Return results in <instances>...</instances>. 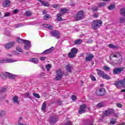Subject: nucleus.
Segmentation results:
<instances>
[{"instance_id":"obj_2","label":"nucleus","mask_w":125,"mask_h":125,"mask_svg":"<svg viewBox=\"0 0 125 125\" xmlns=\"http://www.w3.org/2000/svg\"><path fill=\"white\" fill-rule=\"evenodd\" d=\"M102 24H103V22L100 20L94 21L92 23V28L94 30H96V29L100 28Z\"/></svg>"},{"instance_id":"obj_3","label":"nucleus","mask_w":125,"mask_h":125,"mask_svg":"<svg viewBox=\"0 0 125 125\" xmlns=\"http://www.w3.org/2000/svg\"><path fill=\"white\" fill-rule=\"evenodd\" d=\"M68 10L66 9H62L61 10V12L60 13H58L57 14L58 21H63V19H62V16L65 14V13H67Z\"/></svg>"},{"instance_id":"obj_11","label":"nucleus","mask_w":125,"mask_h":125,"mask_svg":"<svg viewBox=\"0 0 125 125\" xmlns=\"http://www.w3.org/2000/svg\"><path fill=\"white\" fill-rule=\"evenodd\" d=\"M50 35L52 37H56L57 39H59V38H60V33L58 31H52L50 32Z\"/></svg>"},{"instance_id":"obj_56","label":"nucleus","mask_w":125,"mask_h":125,"mask_svg":"<svg viewBox=\"0 0 125 125\" xmlns=\"http://www.w3.org/2000/svg\"><path fill=\"white\" fill-rule=\"evenodd\" d=\"M17 12H18V9H16L13 11L14 13H17Z\"/></svg>"},{"instance_id":"obj_24","label":"nucleus","mask_w":125,"mask_h":125,"mask_svg":"<svg viewBox=\"0 0 125 125\" xmlns=\"http://www.w3.org/2000/svg\"><path fill=\"white\" fill-rule=\"evenodd\" d=\"M17 41L19 43H26L28 42V40H22L20 38H18Z\"/></svg>"},{"instance_id":"obj_5","label":"nucleus","mask_w":125,"mask_h":125,"mask_svg":"<svg viewBox=\"0 0 125 125\" xmlns=\"http://www.w3.org/2000/svg\"><path fill=\"white\" fill-rule=\"evenodd\" d=\"M0 77L2 79H6V78H10V79H12L14 80L15 79V75L8 72L1 73L0 74Z\"/></svg>"},{"instance_id":"obj_52","label":"nucleus","mask_w":125,"mask_h":125,"mask_svg":"<svg viewBox=\"0 0 125 125\" xmlns=\"http://www.w3.org/2000/svg\"><path fill=\"white\" fill-rule=\"evenodd\" d=\"M71 99H72V100H77V97H76V96H72L71 97Z\"/></svg>"},{"instance_id":"obj_46","label":"nucleus","mask_w":125,"mask_h":125,"mask_svg":"<svg viewBox=\"0 0 125 125\" xmlns=\"http://www.w3.org/2000/svg\"><path fill=\"white\" fill-rule=\"evenodd\" d=\"M106 6V3L104 2H101L99 4V7H100L101 6Z\"/></svg>"},{"instance_id":"obj_57","label":"nucleus","mask_w":125,"mask_h":125,"mask_svg":"<svg viewBox=\"0 0 125 125\" xmlns=\"http://www.w3.org/2000/svg\"><path fill=\"white\" fill-rule=\"evenodd\" d=\"M57 6H58L57 4H54V5H53V7H54V8H57Z\"/></svg>"},{"instance_id":"obj_15","label":"nucleus","mask_w":125,"mask_h":125,"mask_svg":"<svg viewBox=\"0 0 125 125\" xmlns=\"http://www.w3.org/2000/svg\"><path fill=\"white\" fill-rule=\"evenodd\" d=\"M93 57H94V56L92 54H89L86 56L85 61H86V62H88V61H91Z\"/></svg>"},{"instance_id":"obj_35","label":"nucleus","mask_w":125,"mask_h":125,"mask_svg":"<svg viewBox=\"0 0 125 125\" xmlns=\"http://www.w3.org/2000/svg\"><path fill=\"white\" fill-rule=\"evenodd\" d=\"M102 78H103L104 79H105L106 80H110V77H109L108 75L105 74V73H104V75Z\"/></svg>"},{"instance_id":"obj_17","label":"nucleus","mask_w":125,"mask_h":125,"mask_svg":"<svg viewBox=\"0 0 125 125\" xmlns=\"http://www.w3.org/2000/svg\"><path fill=\"white\" fill-rule=\"evenodd\" d=\"M57 122V119L56 117H52L50 118V124L51 125H54Z\"/></svg>"},{"instance_id":"obj_43","label":"nucleus","mask_w":125,"mask_h":125,"mask_svg":"<svg viewBox=\"0 0 125 125\" xmlns=\"http://www.w3.org/2000/svg\"><path fill=\"white\" fill-rule=\"evenodd\" d=\"M65 125H72V122H71L70 121L66 120H65Z\"/></svg>"},{"instance_id":"obj_38","label":"nucleus","mask_w":125,"mask_h":125,"mask_svg":"<svg viewBox=\"0 0 125 125\" xmlns=\"http://www.w3.org/2000/svg\"><path fill=\"white\" fill-rule=\"evenodd\" d=\"M26 16H31L32 15V12L30 11H26L25 12Z\"/></svg>"},{"instance_id":"obj_64","label":"nucleus","mask_w":125,"mask_h":125,"mask_svg":"<svg viewBox=\"0 0 125 125\" xmlns=\"http://www.w3.org/2000/svg\"><path fill=\"white\" fill-rule=\"evenodd\" d=\"M29 95H30V94H29V93H26V96H29Z\"/></svg>"},{"instance_id":"obj_10","label":"nucleus","mask_w":125,"mask_h":125,"mask_svg":"<svg viewBox=\"0 0 125 125\" xmlns=\"http://www.w3.org/2000/svg\"><path fill=\"white\" fill-rule=\"evenodd\" d=\"M124 70V67H116L113 70V74L114 75H118V74L122 73Z\"/></svg>"},{"instance_id":"obj_32","label":"nucleus","mask_w":125,"mask_h":125,"mask_svg":"<svg viewBox=\"0 0 125 125\" xmlns=\"http://www.w3.org/2000/svg\"><path fill=\"white\" fill-rule=\"evenodd\" d=\"M6 89H7V87H6V86H3L1 89H0V93L1 92H5Z\"/></svg>"},{"instance_id":"obj_50","label":"nucleus","mask_w":125,"mask_h":125,"mask_svg":"<svg viewBox=\"0 0 125 125\" xmlns=\"http://www.w3.org/2000/svg\"><path fill=\"white\" fill-rule=\"evenodd\" d=\"M9 15H10V13L9 12L6 13H5V15H4V17H8V16H9Z\"/></svg>"},{"instance_id":"obj_1","label":"nucleus","mask_w":125,"mask_h":125,"mask_svg":"<svg viewBox=\"0 0 125 125\" xmlns=\"http://www.w3.org/2000/svg\"><path fill=\"white\" fill-rule=\"evenodd\" d=\"M110 62L111 65H116V64H120L123 62V57L119 52L113 53L109 56Z\"/></svg>"},{"instance_id":"obj_27","label":"nucleus","mask_w":125,"mask_h":125,"mask_svg":"<svg viewBox=\"0 0 125 125\" xmlns=\"http://www.w3.org/2000/svg\"><path fill=\"white\" fill-rule=\"evenodd\" d=\"M108 47H109V48H113V49H116L118 48V46L112 44H108Z\"/></svg>"},{"instance_id":"obj_7","label":"nucleus","mask_w":125,"mask_h":125,"mask_svg":"<svg viewBox=\"0 0 125 125\" xmlns=\"http://www.w3.org/2000/svg\"><path fill=\"white\" fill-rule=\"evenodd\" d=\"M83 11L81 10L78 12V13L75 15V18L76 21H79V20H82L83 19Z\"/></svg>"},{"instance_id":"obj_21","label":"nucleus","mask_w":125,"mask_h":125,"mask_svg":"<svg viewBox=\"0 0 125 125\" xmlns=\"http://www.w3.org/2000/svg\"><path fill=\"white\" fill-rule=\"evenodd\" d=\"M38 1L41 2L43 6H46L47 7H48V6H49V3L47 1H42V0H38Z\"/></svg>"},{"instance_id":"obj_28","label":"nucleus","mask_w":125,"mask_h":125,"mask_svg":"<svg viewBox=\"0 0 125 125\" xmlns=\"http://www.w3.org/2000/svg\"><path fill=\"white\" fill-rule=\"evenodd\" d=\"M71 52L74 54L75 55L77 54V53H78V49H77L76 48H72L71 49Z\"/></svg>"},{"instance_id":"obj_30","label":"nucleus","mask_w":125,"mask_h":125,"mask_svg":"<svg viewBox=\"0 0 125 125\" xmlns=\"http://www.w3.org/2000/svg\"><path fill=\"white\" fill-rule=\"evenodd\" d=\"M68 56L69 58H74L76 56V55L71 52L68 54Z\"/></svg>"},{"instance_id":"obj_20","label":"nucleus","mask_w":125,"mask_h":125,"mask_svg":"<svg viewBox=\"0 0 125 125\" xmlns=\"http://www.w3.org/2000/svg\"><path fill=\"white\" fill-rule=\"evenodd\" d=\"M24 44H25L24 45V49L26 50H28V49H29V48H30V47H31V42H30V41H28V42L26 43H24Z\"/></svg>"},{"instance_id":"obj_19","label":"nucleus","mask_w":125,"mask_h":125,"mask_svg":"<svg viewBox=\"0 0 125 125\" xmlns=\"http://www.w3.org/2000/svg\"><path fill=\"white\" fill-rule=\"evenodd\" d=\"M53 50H54V47H51L50 49L45 50L43 52V53L45 54H48L49 53H51V52H52V51H53Z\"/></svg>"},{"instance_id":"obj_23","label":"nucleus","mask_w":125,"mask_h":125,"mask_svg":"<svg viewBox=\"0 0 125 125\" xmlns=\"http://www.w3.org/2000/svg\"><path fill=\"white\" fill-rule=\"evenodd\" d=\"M19 97L17 96H15L14 97H13V102H14V103H15L16 104H19Z\"/></svg>"},{"instance_id":"obj_14","label":"nucleus","mask_w":125,"mask_h":125,"mask_svg":"<svg viewBox=\"0 0 125 125\" xmlns=\"http://www.w3.org/2000/svg\"><path fill=\"white\" fill-rule=\"evenodd\" d=\"M14 44H15V42H11L6 44L5 45V48H7V49H9V48H11V47H13Z\"/></svg>"},{"instance_id":"obj_59","label":"nucleus","mask_w":125,"mask_h":125,"mask_svg":"<svg viewBox=\"0 0 125 125\" xmlns=\"http://www.w3.org/2000/svg\"><path fill=\"white\" fill-rule=\"evenodd\" d=\"M59 105H62V101H59L58 103Z\"/></svg>"},{"instance_id":"obj_22","label":"nucleus","mask_w":125,"mask_h":125,"mask_svg":"<svg viewBox=\"0 0 125 125\" xmlns=\"http://www.w3.org/2000/svg\"><path fill=\"white\" fill-rule=\"evenodd\" d=\"M29 62L34 63V64H38L39 63V59L37 58H30L29 59Z\"/></svg>"},{"instance_id":"obj_55","label":"nucleus","mask_w":125,"mask_h":125,"mask_svg":"<svg viewBox=\"0 0 125 125\" xmlns=\"http://www.w3.org/2000/svg\"><path fill=\"white\" fill-rule=\"evenodd\" d=\"M42 13H43V14H46V13H47V11L45 10H43L42 11Z\"/></svg>"},{"instance_id":"obj_37","label":"nucleus","mask_w":125,"mask_h":125,"mask_svg":"<svg viewBox=\"0 0 125 125\" xmlns=\"http://www.w3.org/2000/svg\"><path fill=\"white\" fill-rule=\"evenodd\" d=\"M110 123L111 125H115V124H117V121H116V119H111Z\"/></svg>"},{"instance_id":"obj_16","label":"nucleus","mask_w":125,"mask_h":125,"mask_svg":"<svg viewBox=\"0 0 125 125\" xmlns=\"http://www.w3.org/2000/svg\"><path fill=\"white\" fill-rule=\"evenodd\" d=\"M10 4H11V2L9 0H5L2 4L3 6L4 7H8V6H10Z\"/></svg>"},{"instance_id":"obj_25","label":"nucleus","mask_w":125,"mask_h":125,"mask_svg":"<svg viewBox=\"0 0 125 125\" xmlns=\"http://www.w3.org/2000/svg\"><path fill=\"white\" fill-rule=\"evenodd\" d=\"M43 27H44V28H47L48 29H49L50 30H51V29H52L53 28V27L51 25L46 23L43 24Z\"/></svg>"},{"instance_id":"obj_49","label":"nucleus","mask_w":125,"mask_h":125,"mask_svg":"<svg viewBox=\"0 0 125 125\" xmlns=\"http://www.w3.org/2000/svg\"><path fill=\"white\" fill-rule=\"evenodd\" d=\"M97 9H98V8L96 6H94L92 7V10L93 11H97Z\"/></svg>"},{"instance_id":"obj_58","label":"nucleus","mask_w":125,"mask_h":125,"mask_svg":"<svg viewBox=\"0 0 125 125\" xmlns=\"http://www.w3.org/2000/svg\"><path fill=\"white\" fill-rule=\"evenodd\" d=\"M122 81H123V85L124 86H125V78L124 79V80Z\"/></svg>"},{"instance_id":"obj_44","label":"nucleus","mask_w":125,"mask_h":125,"mask_svg":"<svg viewBox=\"0 0 125 125\" xmlns=\"http://www.w3.org/2000/svg\"><path fill=\"white\" fill-rule=\"evenodd\" d=\"M104 69L105 71L108 72L110 71V67H108L107 66H104Z\"/></svg>"},{"instance_id":"obj_13","label":"nucleus","mask_w":125,"mask_h":125,"mask_svg":"<svg viewBox=\"0 0 125 125\" xmlns=\"http://www.w3.org/2000/svg\"><path fill=\"white\" fill-rule=\"evenodd\" d=\"M114 110L112 108H110L106 110L103 113V117H106L107 116H109L110 114L113 113Z\"/></svg>"},{"instance_id":"obj_54","label":"nucleus","mask_w":125,"mask_h":125,"mask_svg":"<svg viewBox=\"0 0 125 125\" xmlns=\"http://www.w3.org/2000/svg\"><path fill=\"white\" fill-rule=\"evenodd\" d=\"M124 21H125V19L124 18H121L120 19V22L121 23H123V22H124Z\"/></svg>"},{"instance_id":"obj_18","label":"nucleus","mask_w":125,"mask_h":125,"mask_svg":"<svg viewBox=\"0 0 125 125\" xmlns=\"http://www.w3.org/2000/svg\"><path fill=\"white\" fill-rule=\"evenodd\" d=\"M96 71L97 74L98 75L99 77H100V78H102V77H103V75H104V72L100 69H97Z\"/></svg>"},{"instance_id":"obj_6","label":"nucleus","mask_w":125,"mask_h":125,"mask_svg":"<svg viewBox=\"0 0 125 125\" xmlns=\"http://www.w3.org/2000/svg\"><path fill=\"white\" fill-rule=\"evenodd\" d=\"M56 74L55 80L56 81H60L62 79L63 75H64V72H62L60 69H58L56 70Z\"/></svg>"},{"instance_id":"obj_60","label":"nucleus","mask_w":125,"mask_h":125,"mask_svg":"<svg viewBox=\"0 0 125 125\" xmlns=\"http://www.w3.org/2000/svg\"><path fill=\"white\" fill-rule=\"evenodd\" d=\"M91 42H92V40L88 41V43H91Z\"/></svg>"},{"instance_id":"obj_9","label":"nucleus","mask_w":125,"mask_h":125,"mask_svg":"<svg viewBox=\"0 0 125 125\" xmlns=\"http://www.w3.org/2000/svg\"><path fill=\"white\" fill-rule=\"evenodd\" d=\"M86 105L85 104H82L80 105V107L79 109L78 113L79 114H83L86 112Z\"/></svg>"},{"instance_id":"obj_45","label":"nucleus","mask_w":125,"mask_h":125,"mask_svg":"<svg viewBox=\"0 0 125 125\" xmlns=\"http://www.w3.org/2000/svg\"><path fill=\"white\" fill-rule=\"evenodd\" d=\"M16 50L19 51V52H23V50L20 47H17L16 48Z\"/></svg>"},{"instance_id":"obj_48","label":"nucleus","mask_w":125,"mask_h":125,"mask_svg":"<svg viewBox=\"0 0 125 125\" xmlns=\"http://www.w3.org/2000/svg\"><path fill=\"white\" fill-rule=\"evenodd\" d=\"M90 78L91 80L93 81V82H95V81H96V78H95V77H94V76H91Z\"/></svg>"},{"instance_id":"obj_12","label":"nucleus","mask_w":125,"mask_h":125,"mask_svg":"<svg viewBox=\"0 0 125 125\" xmlns=\"http://www.w3.org/2000/svg\"><path fill=\"white\" fill-rule=\"evenodd\" d=\"M114 85H116L117 87H123V86H124V81H116L115 82Z\"/></svg>"},{"instance_id":"obj_34","label":"nucleus","mask_w":125,"mask_h":125,"mask_svg":"<svg viewBox=\"0 0 125 125\" xmlns=\"http://www.w3.org/2000/svg\"><path fill=\"white\" fill-rule=\"evenodd\" d=\"M120 13L121 15H123V16L125 17V9L122 8L120 10Z\"/></svg>"},{"instance_id":"obj_29","label":"nucleus","mask_w":125,"mask_h":125,"mask_svg":"<svg viewBox=\"0 0 125 125\" xmlns=\"http://www.w3.org/2000/svg\"><path fill=\"white\" fill-rule=\"evenodd\" d=\"M72 66L71 64L67 65L66 66V69L67 71H68V72H70L71 69H72Z\"/></svg>"},{"instance_id":"obj_51","label":"nucleus","mask_w":125,"mask_h":125,"mask_svg":"<svg viewBox=\"0 0 125 125\" xmlns=\"http://www.w3.org/2000/svg\"><path fill=\"white\" fill-rule=\"evenodd\" d=\"M98 16H99L98 14H97V13L93 14V17H94V18H97Z\"/></svg>"},{"instance_id":"obj_4","label":"nucleus","mask_w":125,"mask_h":125,"mask_svg":"<svg viewBox=\"0 0 125 125\" xmlns=\"http://www.w3.org/2000/svg\"><path fill=\"white\" fill-rule=\"evenodd\" d=\"M19 61L18 60H14L12 58L6 59V58H0V63H13V62H17Z\"/></svg>"},{"instance_id":"obj_33","label":"nucleus","mask_w":125,"mask_h":125,"mask_svg":"<svg viewBox=\"0 0 125 125\" xmlns=\"http://www.w3.org/2000/svg\"><path fill=\"white\" fill-rule=\"evenodd\" d=\"M104 106H105V104H104V103H100L97 104V107L101 108V107H104Z\"/></svg>"},{"instance_id":"obj_42","label":"nucleus","mask_w":125,"mask_h":125,"mask_svg":"<svg viewBox=\"0 0 125 125\" xmlns=\"http://www.w3.org/2000/svg\"><path fill=\"white\" fill-rule=\"evenodd\" d=\"M5 115V111H0V117H3Z\"/></svg>"},{"instance_id":"obj_36","label":"nucleus","mask_w":125,"mask_h":125,"mask_svg":"<svg viewBox=\"0 0 125 125\" xmlns=\"http://www.w3.org/2000/svg\"><path fill=\"white\" fill-rule=\"evenodd\" d=\"M44 20H48L50 18V16H49V15L46 14L43 17Z\"/></svg>"},{"instance_id":"obj_39","label":"nucleus","mask_w":125,"mask_h":125,"mask_svg":"<svg viewBox=\"0 0 125 125\" xmlns=\"http://www.w3.org/2000/svg\"><path fill=\"white\" fill-rule=\"evenodd\" d=\"M115 7L116 6L115 5V4H112L108 6V9H109V10H112V9H114V8H115Z\"/></svg>"},{"instance_id":"obj_61","label":"nucleus","mask_w":125,"mask_h":125,"mask_svg":"<svg viewBox=\"0 0 125 125\" xmlns=\"http://www.w3.org/2000/svg\"><path fill=\"white\" fill-rule=\"evenodd\" d=\"M13 54H17V52L14 51H13Z\"/></svg>"},{"instance_id":"obj_8","label":"nucleus","mask_w":125,"mask_h":125,"mask_svg":"<svg viewBox=\"0 0 125 125\" xmlns=\"http://www.w3.org/2000/svg\"><path fill=\"white\" fill-rule=\"evenodd\" d=\"M106 93V91L104 88H100L96 90V94L99 96H102L103 95H105Z\"/></svg>"},{"instance_id":"obj_47","label":"nucleus","mask_w":125,"mask_h":125,"mask_svg":"<svg viewBox=\"0 0 125 125\" xmlns=\"http://www.w3.org/2000/svg\"><path fill=\"white\" fill-rule=\"evenodd\" d=\"M46 59V57H42L40 58V60L41 61H44Z\"/></svg>"},{"instance_id":"obj_40","label":"nucleus","mask_w":125,"mask_h":125,"mask_svg":"<svg viewBox=\"0 0 125 125\" xmlns=\"http://www.w3.org/2000/svg\"><path fill=\"white\" fill-rule=\"evenodd\" d=\"M82 42H83V40H82L79 39V40H77L75 41V43L76 44H79V43H81Z\"/></svg>"},{"instance_id":"obj_53","label":"nucleus","mask_w":125,"mask_h":125,"mask_svg":"<svg viewBox=\"0 0 125 125\" xmlns=\"http://www.w3.org/2000/svg\"><path fill=\"white\" fill-rule=\"evenodd\" d=\"M116 105H117V107H119V108H122V107L123 106L122 105V104H117Z\"/></svg>"},{"instance_id":"obj_26","label":"nucleus","mask_w":125,"mask_h":125,"mask_svg":"<svg viewBox=\"0 0 125 125\" xmlns=\"http://www.w3.org/2000/svg\"><path fill=\"white\" fill-rule=\"evenodd\" d=\"M46 108V102H44L42 106V111H45V109Z\"/></svg>"},{"instance_id":"obj_63","label":"nucleus","mask_w":125,"mask_h":125,"mask_svg":"<svg viewBox=\"0 0 125 125\" xmlns=\"http://www.w3.org/2000/svg\"><path fill=\"white\" fill-rule=\"evenodd\" d=\"M8 56H9L10 57H11L12 56V54H8Z\"/></svg>"},{"instance_id":"obj_41","label":"nucleus","mask_w":125,"mask_h":125,"mask_svg":"<svg viewBox=\"0 0 125 125\" xmlns=\"http://www.w3.org/2000/svg\"><path fill=\"white\" fill-rule=\"evenodd\" d=\"M33 96L36 98H41V96L38 93H33Z\"/></svg>"},{"instance_id":"obj_62","label":"nucleus","mask_w":125,"mask_h":125,"mask_svg":"<svg viewBox=\"0 0 125 125\" xmlns=\"http://www.w3.org/2000/svg\"><path fill=\"white\" fill-rule=\"evenodd\" d=\"M121 92H125V89L121 90Z\"/></svg>"},{"instance_id":"obj_31","label":"nucleus","mask_w":125,"mask_h":125,"mask_svg":"<svg viewBox=\"0 0 125 125\" xmlns=\"http://www.w3.org/2000/svg\"><path fill=\"white\" fill-rule=\"evenodd\" d=\"M51 67H52L51 64H48L45 65V68L47 71H48V72H49V71H50V69H51Z\"/></svg>"}]
</instances>
